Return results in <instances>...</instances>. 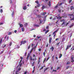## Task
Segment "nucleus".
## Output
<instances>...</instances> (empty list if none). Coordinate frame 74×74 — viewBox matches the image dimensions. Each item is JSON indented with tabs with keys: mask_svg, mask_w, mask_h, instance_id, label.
I'll return each instance as SVG.
<instances>
[{
	"mask_svg": "<svg viewBox=\"0 0 74 74\" xmlns=\"http://www.w3.org/2000/svg\"><path fill=\"white\" fill-rule=\"evenodd\" d=\"M60 22H63V23L62 24V26H67V25H68V24L69 23H67L66 25H65V20L64 19L62 20H61L60 21Z\"/></svg>",
	"mask_w": 74,
	"mask_h": 74,
	"instance_id": "nucleus-1",
	"label": "nucleus"
},
{
	"mask_svg": "<svg viewBox=\"0 0 74 74\" xmlns=\"http://www.w3.org/2000/svg\"><path fill=\"white\" fill-rule=\"evenodd\" d=\"M32 48L31 49V51H33L34 52V51H36V46H34V45L32 44Z\"/></svg>",
	"mask_w": 74,
	"mask_h": 74,
	"instance_id": "nucleus-2",
	"label": "nucleus"
},
{
	"mask_svg": "<svg viewBox=\"0 0 74 74\" xmlns=\"http://www.w3.org/2000/svg\"><path fill=\"white\" fill-rule=\"evenodd\" d=\"M10 10H11V11H12V14L11 15L13 17L14 16V9L12 8H10Z\"/></svg>",
	"mask_w": 74,
	"mask_h": 74,
	"instance_id": "nucleus-3",
	"label": "nucleus"
},
{
	"mask_svg": "<svg viewBox=\"0 0 74 74\" xmlns=\"http://www.w3.org/2000/svg\"><path fill=\"white\" fill-rule=\"evenodd\" d=\"M69 16H70V18H72L71 19V21H72L73 20H74V16H73V14H69Z\"/></svg>",
	"mask_w": 74,
	"mask_h": 74,
	"instance_id": "nucleus-4",
	"label": "nucleus"
},
{
	"mask_svg": "<svg viewBox=\"0 0 74 74\" xmlns=\"http://www.w3.org/2000/svg\"><path fill=\"white\" fill-rule=\"evenodd\" d=\"M58 31V30H57L53 32V34L54 35V37H55L56 36V33H57Z\"/></svg>",
	"mask_w": 74,
	"mask_h": 74,
	"instance_id": "nucleus-5",
	"label": "nucleus"
},
{
	"mask_svg": "<svg viewBox=\"0 0 74 74\" xmlns=\"http://www.w3.org/2000/svg\"><path fill=\"white\" fill-rule=\"evenodd\" d=\"M25 43H26V41L24 40L23 41H21V44L20 45H21L22 44H25Z\"/></svg>",
	"mask_w": 74,
	"mask_h": 74,
	"instance_id": "nucleus-6",
	"label": "nucleus"
},
{
	"mask_svg": "<svg viewBox=\"0 0 74 74\" xmlns=\"http://www.w3.org/2000/svg\"><path fill=\"white\" fill-rule=\"evenodd\" d=\"M21 68H19L18 70L16 71V74H18V72L19 71H20V70H21Z\"/></svg>",
	"mask_w": 74,
	"mask_h": 74,
	"instance_id": "nucleus-7",
	"label": "nucleus"
},
{
	"mask_svg": "<svg viewBox=\"0 0 74 74\" xmlns=\"http://www.w3.org/2000/svg\"><path fill=\"white\" fill-rule=\"evenodd\" d=\"M46 14H47V13L46 12L42 13H41V15H42V16H44V15H45Z\"/></svg>",
	"mask_w": 74,
	"mask_h": 74,
	"instance_id": "nucleus-8",
	"label": "nucleus"
},
{
	"mask_svg": "<svg viewBox=\"0 0 74 74\" xmlns=\"http://www.w3.org/2000/svg\"><path fill=\"white\" fill-rule=\"evenodd\" d=\"M42 5H43L42 8V10H44V8H45V7H46V6L44 5H43V4Z\"/></svg>",
	"mask_w": 74,
	"mask_h": 74,
	"instance_id": "nucleus-9",
	"label": "nucleus"
},
{
	"mask_svg": "<svg viewBox=\"0 0 74 74\" xmlns=\"http://www.w3.org/2000/svg\"><path fill=\"white\" fill-rule=\"evenodd\" d=\"M51 42H52V38H50L49 39V43L50 44Z\"/></svg>",
	"mask_w": 74,
	"mask_h": 74,
	"instance_id": "nucleus-10",
	"label": "nucleus"
},
{
	"mask_svg": "<svg viewBox=\"0 0 74 74\" xmlns=\"http://www.w3.org/2000/svg\"><path fill=\"white\" fill-rule=\"evenodd\" d=\"M12 32H10L8 33V35H11L12 34Z\"/></svg>",
	"mask_w": 74,
	"mask_h": 74,
	"instance_id": "nucleus-11",
	"label": "nucleus"
},
{
	"mask_svg": "<svg viewBox=\"0 0 74 74\" xmlns=\"http://www.w3.org/2000/svg\"><path fill=\"white\" fill-rule=\"evenodd\" d=\"M30 53H28L27 56V60H28V58H29V56H30Z\"/></svg>",
	"mask_w": 74,
	"mask_h": 74,
	"instance_id": "nucleus-12",
	"label": "nucleus"
},
{
	"mask_svg": "<svg viewBox=\"0 0 74 74\" xmlns=\"http://www.w3.org/2000/svg\"><path fill=\"white\" fill-rule=\"evenodd\" d=\"M73 59L74 57H72L71 58V59L72 60V61H71V62H74V60H73Z\"/></svg>",
	"mask_w": 74,
	"mask_h": 74,
	"instance_id": "nucleus-13",
	"label": "nucleus"
},
{
	"mask_svg": "<svg viewBox=\"0 0 74 74\" xmlns=\"http://www.w3.org/2000/svg\"><path fill=\"white\" fill-rule=\"evenodd\" d=\"M0 66L1 67H3V62H1L0 63Z\"/></svg>",
	"mask_w": 74,
	"mask_h": 74,
	"instance_id": "nucleus-14",
	"label": "nucleus"
},
{
	"mask_svg": "<svg viewBox=\"0 0 74 74\" xmlns=\"http://www.w3.org/2000/svg\"><path fill=\"white\" fill-rule=\"evenodd\" d=\"M48 5L49 7H51V2H49L48 3Z\"/></svg>",
	"mask_w": 74,
	"mask_h": 74,
	"instance_id": "nucleus-15",
	"label": "nucleus"
},
{
	"mask_svg": "<svg viewBox=\"0 0 74 74\" xmlns=\"http://www.w3.org/2000/svg\"><path fill=\"white\" fill-rule=\"evenodd\" d=\"M54 49V48H53V47H51V48H50V49L51 50H52V51H53V49Z\"/></svg>",
	"mask_w": 74,
	"mask_h": 74,
	"instance_id": "nucleus-16",
	"label": "nucleus"
},
{
	"mask_svg": "<svg viewBox=\"0 0 74 74\" xmlns=\"http://www.w3.org/2000/svg\"><path fill=\"white\" fill-rule=\"evenodd\" d=\"M27 8H26V6L23 7V10H26Z\"/></svg>",
	"mask_w": 74,
	"mask_h": 74,
	"instance_id": "nucleus-17",
	"label": "nucleus"
},
{
	"mask_svg": "<svg viewBox=\"0 0 74 74\" xmlns=\"http://www.w3.org/2000/svg\"><path fill=\"white\" fill-rule=\"evenodd\" d=\"M22 64L21 63L19 65H18L17 66V68H18V67H21V66H22Z\"/></svg>",
	"mask_w": 74,
	"mask_h": 74,
	"instance_id": "nucleus-18",
	"label": "nucleus"
},
{
	"mask_svg": "<svg viewBox=\"0 0 74 74\" xmlns=\"http://www.w3.org/2000/svg\"><path fill=\"white\" fill-rule=\"evenodd\" d=\"M74 23H73L72 24V25L69 27H70V28H71V27H73V26H74Z\"/></svg>",
	"mask_w": 74,
	"mask_h": 74,
	"instance_id": "nucleus-19",
	"label": "nucleus"
},
{
	"mask_svg": "<svg viewBox=\"0 0 74 74\" xmlns=\"http://www.w3.org/2000/svg\"><path fill=\"white\" fill-rule=\"evenodd\" d=\"M62 56V55L61 54H60L59 55V58H61Z\"/></svg>",
	"mask_w": 74,
	"mask_h": 74,
	"instance_id": "nucleus-20",
	"label": "nucleus"
},
{
	"mask_svg": "<svg viewBox=\"0 0 74 74\" xmlns=\"http://www.w3.org/2000/svg\"><path fill=\"white\" fill-rule=\"evenodd\" d=\"M71 50H72V51L74 50V46L72 47V48L71 49Z\"/></svg>",
	"mask_w": 74,
	"mask_h": 74,
	"instance_id": "nucleus-21",
	"label": "nucleus"
},
{
	"mask_svg": "<svg viewBox=\"0 0 74 74\" xmlns=\"http://www.w3.org/2000/svg\"><path fill=\"white\" fill-rule=\"evenodd\" d=\"M57 19H61V17H60V16L59 17H57Z\"/></svg>",
	"mask_w": 74,
	"mask_h": 74,
	"instance_id": "nucleus-22",
	"label": "nucleus"
},
{
	"mask_svg": "<svg viewBox=\"0 0 74 74\" xmlns=\"http://www.w3.org/2000/svg\"><path fill=\"white\" fill-rule=\"evenodd\" d=\"M69 45H68L67 46L66 49V50H67V49H69Z\"/></svg>",
	"mask_w": 74,
	"mask_h": 74,
	"instance_id": "nucleus-23",
	"label": "nucleus"
},
{
	"mask_svg": "<svg viewBox=\"0 0 74 74\" xmlns=\"http://www.w3.org/2000/svg\"><path fill=\"white\" fill-rule=\"evenodd\" d=\"M0 11V12H1V13H2L3 12V9H1Z\"/></svg>",
	"mask_w": 74,
	"mask_h": 74,
	"instance_id": "nucleus-24",
	"label": "nucleus"
},
{
	"mask_svg": "<svg viewBox=\"0 0 74 74\" xmlns=\"http://www.w3.org/2000/svg\"><path fill=\"white\" fill-rule=\"evenodd\" d=\"M12 42H10V43L9 44V45L10 46H11L12 45Z\"/></svg>",
	"mask_w": 74,
	"mask_h": 74,
	"instance_id": "nucleus-25",
	"label": "nucleus"
},
{
	"mask_svg": "<svg viewBox=\"0 0 74 74\" xmlns=\"http://www.w3.org/2000/svg\"><path fill=\"white\" fill-rule=\"evenodd\" d=\"M10 4H12V0H10L9 1Z\"/></svg>",
	"mask_w": 74,
	"mask_h": 74,
	"instance_id": "nucleus-26",
	"label": "nucleus"
},
{
	"mask_svg": "<svg viewBox=\"0 0 74 74\" xmlns=\"http://www.w3.org/2000/svg\"><path fill=\"white\" fill-rule=\"evenodd\" d=\"M22 32H24L25 31V28H22Z\"/></svg>",
	"mask_w": 74,
	"mask_h": 74,
	"instance_id": "nucleus-27",
	"label": "nucleus"
},
{
	"mask_svg": "<svg viewBox=\"0 0 74 74\" xmlns=\"http://www.w3.org/2000/svg\"><path fill=\"white\" fill-rule=\"evenodd\" d=\"M35 3L38 4V1H35Z\"/></svg>",
	"mask_w": 74,
	"mask_h": 74,
	"instance_id": "nucleus-28",
	"label": "nucleus"
},
{
	"mask_svg": "<svg viewBox=\"0 0 74 74\" xmlns=\"http://www.w3.org/2000/svg\"><path fill=\"white\" fill-rule=\"evenodd\" d=\"M47 59H46V58H45V59L44 60V61H43V63H44V62H45V61H46V60Z\"/></svg>",
	"mask_w": 74,
	"mask_h": 74,
	"instance_id": "nucleus-29",
	"label": "nucleus"
},
{
	"mask_svg": "<svg viewBox=\"0 0 74 74\" xmlns=\"http://www.w3.org/2000/svg\"><path fill=\"white\" fill-rule=\"evenodd\" d=\"M70 64V62H68L66 63V64Z\"/></svg>",
	"mask_w": 74,
	"mask_h": 74,
	"instance_id": "nucleus-30",
	"label": "nucleus"
},
{
	"mask_svg": "<svg viewBox=\"0 0 74 74\" xmlns=\"http://www.w3.org/2000/svg\"><path fill=\"white\" fill-rule=\"evenodd\" d=\"M3 41V40L2 39H1L0 40V44H1V42Z\"/></svg>",
	"mask_w": 74,
	"mask_h": 74,
	"instance_id": "nucleus-31",
	"label": "nucleus"
},
{
	"mask_svg": "<svg viewBox=\"0 0 74 74\" xmlns=\"http://www.w3.org/2000/svg\"><path fill=\"white\" fill-rule=\"evenodd\" d=\"M73 6H72L71 7V10H73Z\"/></svg>",
	"mask_w": 74,
	"mask_h": 74,
	"instance_id": "nucleus-32",
	"label": "nucleus"
},
{
	"mask_svg": "<svg viewBox=\"0 0 74 74\" xmlns=\"http://www.w3.org/2000/svg\"><path fill=\"white\" fill-rule=\"evenodd\" d=\"M20 27H23V25H22V24H20Z\"/></svg>",
	"mask_w": 74,
	"mask_h": 74,
	"instance_id": "nucleus-33",
	"label": "nucleus"
},
{
	"mask_svg": "<svg viewBox=\"0 0 74 74\" xmlns=\"http://www.w3.org/2000/svg\"><path fill=\"white\" fill-rule=\"evenodd\" d=\"M25 26H27V23H26L24 24Z\"/></svg>",
	"mask_w": 74,
	"mask_h": 74,
	"instance_id": "nucleus-34",
	"label": "nucleus"
},
{
	"mask_svg": "<svg viewBox=\"0 0 74 74\" xmlns=\"http://www.w3.org/2000/svg\"><path fill=\"white\" fill-rule=\"evenodd\" d=\"M40 23H42V22H43V21L41 20H40Z\"/></svg>",
	"mask_w": 74,
	"mask_h": 74,
	"instance_id": "nucleus-35",
	"label": "nucleus"
},
{
	"mask_svg": "<svg viewBox=\"0 0 74 74\" xmlns=\"http://www.w3.org/2000/svg\"><path fill=\"white\" fill-rule=\"evenodd\" d=\"M16 48H19V46H18V45H17V46H16Z\"/></svg>",
	"mask_w": 74,
	"mask_h": 74,
	"instance_id": "nucleus-36",
	"label": "nucleus"
},
{
	"mask_svg": "<svg viewBox=\"0 0 74 74\" xmlns=\"http://www.w3.org/2000/svg\"><path fill=\"white\" fill-rule=\"evenodd\" d=\"M46 29H49V26H47Z\"/></svg>",
	"mask_w": 74,
	"mask_h": 74,
	"instance_id": "nucleus-37",
	"label": "nucleus"
},
{
	"mask_svg": "<svg viewBox=\"0 0 74 74\" xmlns=\"http://www.w3.org/2000/svg\"><path fill=\"white\" fill-rule=\"evenodd\" d=\"M48 69V68H47L45 69V70L44 71V72H45V71L46 70H47V69Z\"/></svg>",
	"mask_w": 74,
	"mask_h": 74,
	"instance_id": "nucleus-38",
	"label": "nucleus"
},
{
	"mask_svg": "<svg viewBox=\"0 0 74 74\" xmlns=\"http://www.w3.org/2000/svg\"><path fill=\"white\" fill-rule=\"evenodd\" d=\"M4 24V23H0V25H3Z\"/></svg>",
	"mask_w": 74,
	"mask_h": 74,
	"instance_id": "nucleus-39",
	"label": "nucleus"
},
{
	"mask_svg": "<svg viewBox=\"0 0 74 74\" xmlns=\"http://www.w3.org/2000/svg\"><path fill=\"white\" fill-rule=\"evenodd\" d=\"M49 32V30H48L47 31H46L45 32V34H47V33L48 32Z\"/></svg>",
	"mask_w": 74,
	"mask_h": 74,
	"instance_id": "nucleus-40",
	"label": "nucleus"
},
{
	"mask_svg": "<svg viewBox=\"0 0 74 74\" xmlns=\"http://www.w3.org/2000/svg\"><path fill=\"white\" fill-rule=\"evenodd\" d=\"M3 51H2L0 53V54H2V53H3Z\"/></svg>",
	"mask_w": 74,
	"mask_h": 74,
	"instance_id": "nucleus-41",
	"label": "nucleus"
},
{
	"mask_svg": "<svg viewBox=\"0 0 74 74\" xmlns=\"http://www.w3.org/2000/svg\"><path fill=\"white\" fill-rule=\"evenodd\" d=\"M38 18H40L41 17V15H38Z\"/></svg>",
	"mask_w": 74,
	"mask_h": 74,
	"instance_id": "nucleus-42",
	"label": "nucleus"
},
{
	"mask_svg": "<svg viewBox=\"0 0 74 74\" xmlns=\"http://www.w3.org/2000/svg\"><path fill=\"white\" fill-rule=\"evenodd\" d=\"M34 69L33 70V71H32V73H34Z\"/></svg>",
	"mask_w": 74,
	"mask_h": 74,
	"instance_id": "nucleus-43",
	"label": "nucleus"
},
{
	"mask_svg": "<svg viewBox=\"0 0 74 74\" xmlns=\"http://www.w3.org/2000/svg\"><path fill=\"white\" fill-rule=\"evenodd\" d=\"M40 6V5L39 4H38L37 5V7H39Z\"/></svg>",
	"mask_w": 74,
	"mask_h": 74,
	"instance_id": "nucleus-44",
	"label": "nucleus"
},
{
	"mask_svg": "<svg viewBox=\"0 0 74 74\" xmlns=\"http://www.w3.org/2000/svg\"><path fill=\"white\" fill-rule=\"evenodd\" d=\"M35 26H36L37 27H39V25H35Z\"/></svg>",
	"mask_w": 74,
	"mask_h": 74,
	"instance_id": "nucleus-45",
	"label": "nucleus"
},
{
	"mask_svg": "<svg viewBox=\"0 0 74 74\" xmlns=\"http://www.w3.org/2000/svg\"><path fill=\"white\" fill-rule=\"evenodd\" d=\"M49 59V57H48V58L47 59V60L46 61V62H47L48 60Z\"/></svg>",
	"mask_w": 74,
	"mask_h": 74,
	"instance_id": "nucleus-46",
	"label": "nucleus"
},
{
	"mask_svg": "<svg viewBox=\"0 0 74 74\" xmlns=\"http://www.w3.org/2000/svg\"><path fill=\"white\" fill-rule=\"evenodd\" d=\"M17 32V31L16 30H15L14 31V33H16Z\"/></svg>",
	"mask_w": 74,
	"mask_h": 74,
	"instance_id": "nucleus-47",
	"label": "nucleus"
},
{
	"mask_svg": "<svg viewBox=\"0 0 74 74\" xmlns=\"http://www.w3.org/2000/svg\"><path fill=\"white\" fill-rule=\"evenodd\" d=\"M30 60H33V58H32L31 57H30Z\"/></svg>",
	"mask_w": 74,
	"mask_h": 74,
	"instance_id": "nucleus-48",
	"label": "nucleus"
},
{
	"mask_svg": "<svg viewBox=\"0 0 74 74\" xmlns=\"http://www.w3.org/2000/svg\"><path fill=\"white\" fill-rule=\"evenodd\" d=\"M71 1H72V0H69V3H70L71 2Z\"/></svg>",
	"mask_w": 74,
	"mask_h": 74,
	"instance_id": "nucleus-49",
	"label": "nucleus"
},
{
	"mask_svg": "<svg viewBox=\"0 0 74 74\" xmlns=\"http://www.w3.org/2000/svg\"><path fill=\"white\" fill-rule=\"evenodd\" d=\"M37 37L38 39L40 38V37H38V36Z\"/></svg>",
	"mask_w": 74,
	"mask_h": 74,
	"instance_id": "nucleus-50",
	"label": "nucleus"
},
{
	"mask_svg": "<svg viewBox=\"0 0 74 74\" xmlns=\"http://www.w3.org/2000/svg\"><path fill=\"white\" fill-rule=\"evenodd\" d=\"M43 54L44 56H45V52H44L43 53Z\"/></svg>",
	"mask_w": 74,
	"mask_h": 74,
	"instance_id": "nucleus-51",
	"label": "nucleus"
},
{
	"mask_svg": "<svg viewBox=\"0 0 74 74\" xmlns=\"http://www.w3.org/2000/svg\"><path fill=\"white\" fill-rule=\"evenodd\" d=\"M58 12H61V10H59Z\"/></svg>",
	"mask_w": 74,
	"mask_h": 74,
	"instance_id": "nucleus-52",
	"label": "nucleus"
},
{
	"mask_svg": "<svg viewBox=\"0 0 74 74\" xmlns=\"http://www.w3.org/2000/svg\"><path fill=\"white\" fill-rule=\"evenodd\" d=\"M59 44H60V42H59V43H57L56 45H59Z\"/></svg>",
	"mask_w": 74,
	"mask_h": 74,
	"instance_id": "nucleus-53",
	"label": "nucleus"
},
{
	"mask_svg": "<svg viewBox=\"0 0 74 74\" xmlns=\"http://www.w3.org/2000/svg\"><path fill=\"white\" fill-rule=\"evenodd\" d=\"M41 49H38V51H41Z\"/></svg>",
	"mask_w": 74,
	"mask_h": 74,
	"instance_id": "nucleus-54",
	"label": "nucleus"
},
{
	"mask_svg": "<svg viewBox=\"0 0 74 74\" xmlns=\"http://www.w3.org/2000/svg\"><path fill=\"white\" fill-rule=\"evenodd\" d=\"M33 58H34V57H36V55H35L34 54L33 55Z\"/></svg>",
	"mask_w": 74,
	"mask_h": 74,
	"instance_id": "nucleus-55",
	"label": "nucleus"
},
{
	"mask_svg": "<svg viewBox=\"0 0 74 74\" xmlns=\"http://www.w3.org/2000/svg\"><path fill=\"white\" fill-rule=\"evenodd\" d=\"M6 47V45H4V47H3V48H4V47Z\"/></svg>",
	"mask_w": 74,
	"mask_h": 74,
	"instance_id": "nucleus-56",
	"label": "nucleus"
},
{
	"mask_svg": "<svg viewBox=\"0 0 74 74\" xmlns=\"http://www.w3.org/2000/svg\"><path fill=\"white\" fill-rule=\"evenodd\" d=\"M26 53H27L26 52H25V56H26Z\"/></svg>",
	"mask_w": 74,
	"mask_h": 74,
	"instance_id": "nucleus-57",
	"label": "nucleus"
},
{
	"mask_svg": "<svg viewBox=\"0 0 74 74\" xmlns=\"http://www.w3.org/2000/svg\"><path fill=\"white\" fill-rule=\"evenodd\" d=\"M30 48V46H29L28 47V49H29V48Z\"/></svg>",
	"mask_w": 74,
	"mask_h": 74,
	"instance_id": "nucleus-58",
	"label": "nucleus"
},
{
	"mask_svg": "<svg viewBox=\"0 0 74 74\" xmlns=\"http://www.w3.org/2000/svg\"><path fill=\"white\" fill-rule=\"evenodd\" d=\"M69 66H68L66 67V69H69Z\"/></svg>",
	"mask_w": 74,
	"mask_h": 74,
	"instance_id": "nucleus-59",
	"label": "nucleus"
},
{
	"mask_svg": "<svg viewBox=\"0 0 74 74\" xmlns=\"http://www.w3.org/2000/svg\"><path fill=\"white\" fill-rule=\"evenodd\" d=\"M59 38H56V41H57V40H58Z\"/></svg>",
	"mask_w": 74,
	"mask_h": 74,
	"instance_id": "nucleus-60",
	"label": "nucleus"
},
{
	"mask_svg": "<svg viewBox=\"0 0 74 74\" xmlns=\"http://www.w3.org/2000/svg\"><path fill=\"white\" fill-rule=\"evenodd\" d=\"M60 69V67H58L57 69V70H58V69Z\"/></svg>",
	"mask_w": 74,
	"mask_h": 74,
	"instance_id": "nucleus-61",
	"label": "nucleus"
},
{
	"mask_svg": "<svg viewBox=\"0 0 74 74\" xmlns=\"http://www.w3.org/2000/svg\"><path fill=\"white\" fill-rule=\"evenodd\" d=\"M58 6V5H57L55 7V8H57V7Z\"/></svg>",
	"mask_w": 74,
	"mask_h": 74,
	"instance_id": "nucleus-62",
	"label": "nucleus"
},
{
	"mask_svg": "<svg viewBox=\"0 0 74 74\" xmlns=\"http://www.w3.org/2000/svg\"><path fill=\"white\" fill-rule=\"evenodd\" d=\"M53 71H54L55 72L56 71V70H53Z\"/></svg>",
	"mask_w": 74,
	"mask_h": 74,
	"instance_id": "nucleus-63",
	"label": "nucleus"
},
{
	"mask_svg": "<svg viewBox=\"0 0 74 74\" xmlns=\"http://www.w3.org/2000/svg\"><path fill=\"white\" fill-rule=\"evenodd\" d=\"M27 73V72L26 71L24 73V74H26Z\"/></svg>",
	"mask_w": 74,
	"mask_h": 74,
	"instance_id": "nucleus-64",
	"label": "nucleus"
}]
</instances>
